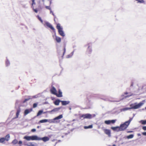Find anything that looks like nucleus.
<instances>
[{
    "label": "nucleus",
    "mask_w": 146,
    "mask_h": 146,
    "mask_svg": "<svg viewBox=\"0 0 146 146\" xmlns=\"http://www.w3.org/2000/svg\"><path fill=\"white\" fill-rule=\"evenodd\" d=\"M36 131V129H31V131L33 132H34L35 131Z\"/></svg>",
    "instance_id": "obj_47"
},
{
    "label": "nucleus",
    "mask_w": 146,
    "mask_h": 146,
    "mask_svg": "<svg viewBox=\"0 0 146 146\" xmlns=\"http://www.w3.org/2000/svg\"><path fill=\"white\" fill-rule=\"evenodd\" d=\"M61 141V140H58V142H60Z\"/></svg>",
    "instance_id": "obj_58"
},
{
    "label": "nucleus",
    "mask_w": 146,
    "mask_h": 146,
    "mask_svg": "<svg viewBox=\"0 0 146 146\" xmlns=\"http://www.w3.org/2000/svg\"><path fill=\"white\" fill-rule=\"evenodd\" d=\"M43 111L42 110H40L39 111H38V112L37 114V116H38L40 115H41L42 114V113H43Z\"/></svg>",
    "instance_id": "obj_31"
},
{
    "label": "nucleus",
    "mask_w": 146,
    "mask_h": 146,
    "mask_svg": "<svg viewBox=\"0 0 146 146\" xmlns=\"http://www.w3.org/2000/svg\"><path fill=\"white\" fill-rule=\"evenodd\" d=\"M37 17L38 19V20L41 22L42 23L43 21L42 19L40 17L39 15H37Z\"/></svg>",
    "instance_id": "obj_36"
},
{
    "label": "nucleus",
    "mask_w": 146,
    "mask_h": 146,
    "mask_svg": "<svg viewBox=\"0 0 146 146\" xmlns=\"http://www.w3.org/2000/svg\"><path fill=\"white\" fill-rule=\"evenodd\" d=\"M139 122L143 125H145L146 124V120H141L139 121Z\"/></svg>",
    "instance_id": "obj_23"
},
{
    "label": "nucleus",
    "mask_w": 146,
    "mask_h": 146,
    "mask_svg": "<svg viewBox=\"0 0 146 146\" xmlns=\"http://www.w3.org/2000/svg\"><path fill=\"white\" fill-rule=\"evenodd\" d=\"M144 103L142 102H140L138 104L136 103L134 104H132L130 105V108H125L120 109L121 112L125 111L131 109H136L139 108L140 107L143 105Z\"/></svg>",
    "instance_id": "obj_1"
},
{
    "label": "nucleus",
    "mask_w": 146,
    "mask_h": 146,
    "mask_svg": "<svg viewBox=\"0 0 146 146\" xmlns=\"http://www.w3.org/2000/svg\"><path fill=\"white\" fill-rule=\"evenodd\" d=\"M113 146H116L115 144H113Z\"/></svg>",
    "instance_id": "obj_60"
},
{
    "label": "nucleus",
    "mask_w": 146,
    "mask_h": 146,
    "mask_svg": "<svg viewBox=\"0 0 146 146\" xmlns=\"http://www.w3.org/2000/svg\"><path fill=\"white\" fill-rule=\"evenodd\" d=\"M137 135L138 136H141V134L140 133H138V134H137Z\"/></svg>",
    "instance_id": "obj_53"
},
{
    "label": "nucleus",
    "mask_w": 146,
    "mask_h": 146,
    "mask_svg": "<svg viewBox=\"0 0 146 146\" xmlns=\"http://www.w3.org/2000/svg\"><path fill=\"white\" fill-rule=\"evenodd\" d=\"M23 138L27 141H30V136H25Z\"/></svg>",
    "instance_id": "obj_32"
},
{
    "label": "nucleus",
    "mask_w": 146,
    "mask_h": 146,
    "mask_svg": "<svg viewBox=\"0 0 146 146\" xmlns=\"http://www.w3.org/2000/svg\"><path fill=\"white\" fill-rule=\"evenodd\" d=\"M47 119H44L40 120L39 122L40 123H43L47 122Z\"/></svg>",
    "instance_id": "obj_28"
},
{
    "label": "nucleus",
    "mask_w": 146,
    "mask_h": 146,
    "mask_svg": "<svg viewBox=\"0 0 146 146\" xmlns=\"http://www.w3.org/2000/svg\"><path fill=\"white\" fill-rule=\"evenodd\" d=\"M128 93L127 92H125V93H124V94H126V95H127V94H128Z\"/></svg>",
    "instance_id": "obj_54"
},
{
    "label": "nucleus",
    "mask_w": 146,
    "mask_h": 146,
    "mask_svg": "<svg viewBox=\"0 0 146 146\" xmlns=\"http://www.w3.org/2000/svg\"><path fill=\"white\" fill-rule=\"evenodd\" d=\"M142 129L144 130H146V126H143L142 127Z\"/></svg>",
    "instance_id": "obj_48"
},
{
    "label": "nucleus",
    "mask_w": 146,
    "mask_h": 146,
    "mask_svg": "<svg viewBox=\"0 0 146 146\" xmlns=\"http://www.w3.org/2000/svg\"><path fill=\"white\" fill-rule=\"evenodd\" d=\"M57 97H62V92L60 90H58V94H57L56 95Z\"/></svg>",
    "instance_id": "obj_15"
},
{
    "label": "nucleus",
    "mask_w": 146,
    "mask_h": 146,
    "mask_svg": "<svg viewBox=\"0 0 146 146\" xmlns=\"http://www.w3.org/2000/svg\"><path fill=\"white\" fill-rule=\"evenodd\" d=\"M23 7H25V6H23Z\"/></svg>",
    "instance_id": "obj_64"
},
{
    "label": "nucleus",
    "mask_w": 146,
    "mask_h": 146,
    "mask_svg": "<svg viewBox=\"0 0 146 146\" xmlns=\"http://www.w3.org/2000/svg\"><path fill=\"white\" fill-rule=\"evenodd\" d=\"M21 111V109L20 108H19L17 110V111L16 113V117L15 118H18Z\"/></svg>",
    "instance_id": "obj_13"
},
{
    "label": "nucleus",
    "mask_w": 146,
    "mask_h": 146,
    "mask_svg": "<svg viewBox=\"0 0 146 146\" xmlns=\"http://www.w3.org/2000/svg\"><path fill=\"white\" fill-rule=\"evenodd\" d=\"M74 51L72 52L70 54L67 55L66 56V58H69L71 57L74 54Z\"/></svg>",
    "instance_id": "obj_21"
},
{
    "label": "nucleus",
    "mask_w": 146,
    "mask_h": 146,
    "mask_svg": "<svg viewBox=\"0 0 146 146\" xmlns=\"http://www.w3.org/2000/svg\"><path fill=\"white\" fill-rule=\"evenodd\" d=\"M18 141L16 139H15L12 142V143L13 145H15L17 143Z\"/></svg>",
    "instance_id": "obj_27"
},
{
    "label": "nucleus",
    "mask_w": 146,
    "mask_h": 146,
    "mask_svg": "<svg viewBox=\"0 0 146 146\" xmlns=\"http://www.w3.org/2000/svg\"><path fill=\"white\" fill-rule=\"evenodd\" d=\"M32 1V6H31V7H33V5L34 4H35V0H31Z\"/></svg>",
    "instance_id": "obj_41"
},
{
    "label": "nucleus",
    "mask_w": 146,
    "mask_h": 146,
    "mask_svg": "<svg viewBox=\"0 0 146 146\" xmlns=\"http://www.w3.org/2000/svg\"><path fill=\"white\" fill-rule=\"evenodd\" d=\"M52 15H53V16H54V17H55L56 16L54 15V13H52Z\"/></svg>",
    "instance_id": "obj_55"
},
{
    "label": "nucleus",
    "mask_w": 146,
    "mask_h": 146,
    "mask_svg": "<svg viewBox=\"0 0 146 146\" xmlns=\"http://www.w3.org/2000/svg\"><path fill=\"white\" fill-rule=\"evenodd\" d=\"M142 134L146 136V132H143Z\"/></svg>",
    "instance_id": "obj_49"
},
{
    "label": "nucleus",
    "mask_w": 146,
    "mask_h": 146,
    "mask_svg": "<svg viewBox=\"0 0 146 146\" xmlns=\"http://www.w3.org/2000/svg\"><path fill=\"white\" fill-rule=\"evenodd\" d=\"M10 137L9 134H7V135L5 136V137H4L5 141L6 140L7 141H8L9 140Z\"/></svg>",
    "instance_id": "obj_22"
},
{
    "label": "nucleus",
    "mask_w": 146,
    "mask_h": 146,
    "mask_svg": "<svg viewBox=\"0 0 146 146\" xmlns=\"http://www.w3.org/2000/svg\"><path fill=\"white\" fill-rule=\"evenodd\" d=\"M116 121V119H114V120H110L111 121V123H114Z\"/></svg>",
    "instance_id": "obj_40"
},
{
    "label": "nucleus",
    "mask_w": 146,
    "mask_h": 146,
    "mask_svg": "<svg viewBox=\"0 0 146 146\" xmlns=\"http://www.w3.org/2000/svg\"><path fill=\"white\" fill-rule=\"evenodd\" d=\"M56 140V139H53V140H52V142H53V141H55V140Z\"/></svg>",
    "instance_id": "obj_57"
},
{
    "label": "nucleus",
    "mask_w": 146,
    "mask_h": 146,
    "mask_svg": "<svg viewBox=\"0 0 146 146\" xmlns=\"http://www.w3.org/2000/svg\"><path fill=\"white\" fill-rule=\"evenodd\" d=\"M133 119V117L130 118L129 119L128 121H126V122L129 125L131 121Z\"/></svg>",
    "instance_id": "obj_34"
},
{
    "label": "nucleus",
    "mask_w": 146,
    "mask_h": 146,
    "mask_svg": "<svg viewBox=\"0 0 146 146\" xmlns=\"http://www.w3.org/2000/svg\"><path fill=\"white\" fill-rule=\"evenodd\" d=\"M24 145H27V146H35V145L33 144L32 142H29L28 143H25V142L23 143Z\"/></svg>",
    "instance_id": "obj_18"
},
{
    "label": "nucleus",
    "mask_w": 146,
    "mask_h": 146,
    "mask_svg": "<svg viewBox=\"0 0 146 146\" xmlns=\"http://www.w3.org/2000/svg\"><path fill=\"white\" fill-rule=\"evenodd\" d=\"M50 10V13H53V12L51 10Z\"/></svg>",
    "instance_id": "obj_56"
},
{
    "label": "nucleus",
    "mask_w": 146,
    "mask_h": 146,
    "mask_svg": "<svg viewBox=\"0 0 146 146\" xmlns=\"http://www.w3.org/2000/svg\"><path fill=\"white\" fill-rule=\"evenodd\" d=\"M64 51L63 53V55H64V54H65V53L66 52V49L65 46H64Z\"/></svg>",
    "instance_id": "obj_45"
},
{
    "label": "nucleus",
    "mask_w": 146,
    "mask_h": 146,
    "mask_svg": "<svg viewBox=\"0 0 146 146\" xmlns=\"http://www.w3.org/2000/svg\"><path fill=\"white\" fill-rule=\"evenodd\" d=\"M61 101L59 99L56 100L54 102V104L55 105L58 106L59 105L60 102H61Z\"/></svg>",
    "instance_id": "obj_19"
},
{
    "label": "nucleus",
    "mask_w": 146,
    "mask_h": 146,
    "mask_svg": "<svg viewBox=\"0 0 146 146\" xmlns=\"http://www.w3.org/2000/svg\"><path fill=\"white\" fill-rule=\"evenodd\" d=\"M62 105L63 106H65L68 104L70 102L69 101H61Z\"/></svg>",
    "instance_id": "obj_14"
},
{
    "label": "nucleus",
    "mask_w": 146,
    "mask_h": 146,
    "mask_svg": "<svg viewBox=\"0 0 146 146\" xmlns=\"http://www.w3.org/2000/svg\"><path fill=\"white\" fill-rule=\"evenodd\" d=\"M57 142H56V143H55V145L57 144Z\"/></svg>",
    "instance_id": "obj_62"
},
{
    "label": "nucleus",
    "mask_w": 146,
    "mask_h": 146,
    "mask_svg": "<svg viewBox=\"0 0 146 146\" xmlns=\"http://www.w3.org/2000/svg\"><path fill=\"white\" fill-rule=\"evenodd\" d=\"M37 106V104L36 103H34L33 105V108H35Z\"/></svg>",
    "instance_id": "obj_38"
},
{
    "label": "nucleus",
    "mask_w": 146,
    "mask_h": 146,
    "mask_svg": "<svg viewBox=\"0 0 146 146\" xmlns=\"http://www.w3.org/2000/svg\"><path fill=\"white\" fill-rule=\"evenodd\" d=\"M85 46L88 47L86 51V54L89 55H90L91 54L92 51V43H88L86 44Z\"/></svg>",
    "instance_id": "obj_2"
},
{
    "label": "nucleus",
    "mask_w": 146,
    "mask_h": 146,
    "mask_svg": "<svg viewBox=\"0 0 146 146\" xmlns=\"http://www.w3.org/2000/svg\"><path fill=\"white\" fill-rule=\"evenodd\" d=\"M104 132L106 134L108 135L110 137L111 136L110 130L107 129H105Z\"/></svg>",
    "instance_id": "obj_16"
},
{
    "label": "nucleus",
    "mask_w": 146,
    "mask_h": 146,
    "mask_svg": "<svg viewBox=\"0 0 146 146\" xmlns=\"http://www.w3.org/2000/svg\"><path fill=\"white\" fill-rule=\"evenodd\" d=\"M37 128H39V126H37Z\"/></svg>",
    "instance_id": "obj_61"
},
{
    "label": "nucleus",
    "mask_w": 146,
    "mask_h": 146,
    "mask_svg": "<svg viewBox=\"0 0 146 146\" xmlns=\"http://www.w3.org/2000/svg\"><path fill=\"white\" fill-rule=\"evenodd\" d=\"M39 95L40 94H38L35 96H31V98L32 99L34 98H36L38 97H39Z\"/></svg>",
    "instance_id": "obj_33"
},
{
    "label": "nucleus",
    "mask_w": 146,
    "mask_h": 146,
    "mask_svg": "<svg viewBox=\"0 0 146 146\" xmlns=\"http://www.w3.org/2000/svg\"><path fill=\"white\" fill-rule=\"evenodd\" d=\"M101 99H103V100H104L105 101H110L111 102H116V101H111V100H110L108 99V98H106V99H103L102 98H101ZM121 99H120V100L119 101H117V102H119V101L120 100H121Z\"/></svg>",
    "instance_id": "obj_37"
},
{
    "label": "nucleus",
    "mask_w": 146,
    "mask_h": 146,
    "mask_svg": "<svg viewBox=\"0 0 146 146\" xmlns=\"http://www.w3.org/2000/svg\"><path fill=\"white\" fill-rule=\"evenodd\" d=\"M46 25L48 27L50 28L51 29H52L53 31L55 30V29L52 26V25L49 22H46Z\"/></svg>",
    "instance_id": "obj_9"
},
{
    "label": "nucleus",
    "mask_w": 146,
    "mask_h": 146,
    "mask_svg": "<svg viewBox=\"0 0 146 146\" xmlns=\"http://www.w3.org/2000/svg\"><path fill=\"white\" fill-rule=\"evenodd\" d=\"M133 82H132L131 83V84L130 85V87L132 86H133Z\"/></svg>",
    "instance_id": "obj_51"
},
{
    "label": "nucleus",
    "mask_w": 146,
    "mask_h": 146,
    "mask_svg": "<svg viewBox=\"0 0 146 146\" xmlns=\"http://www.w3.org/2000/svg\"><path fill=\"white\" fill-rule=\"evenodd\" d=\"M33 11L36 13H37L38 12V10L37 9H34V8H33Z\"/></svg>",
    "instance_id": "obj_46"
},
{
    "label": "nucleus",
    "mask_w": 146,
    "mask_h": 146,
    "mask_svg": "<svg viewBox=\"0 0 146 146\" xmlns=\"http://www.w3.org/2000/svg\"><path fill=\"white\" fill-rule=\"evenodd\" d=\"M69 109L70 110H71V107H69Z\"/></svg>",
    "instance_id": "obj_59"
},
{
    "label": "nucleus",
    "mask_w": 146,
    "mask_h": 146,
    "mask_svg": "<svg viewBox=\"0 0 146 146\" xmlns=\"http://www.w3.org/2000/svg\"><path fill=\"white\" fill-rule=\"evenodd\" d=\"M63 117L62 115H60L58 116L55 117L53 119H47V122L49 123H58V122L56 121V120L62 118Z\"/></svg>",
    "instance_id": "obj_3"
},
{
    "label": "nucleus",
    "mask_w": 146,
    "mask_h": 146,
    "mask_svg": "<svg viewBox=\"0 0 146 146\" xmlns=\"http://www.w3.org/2000/svg\"><path fill=\"white\" fill-rule=\"evenodd\" d=\"M30 140H32L33 141V136H30Z\"/></svg>",
    "instance_id": "obj_50"
},
{
    "label": "nucleus",
    "mask_w": 146,
    "mask_h": 146,
    "mask_svg": "<svg viewBox=\"0 0 146 146\" xmlns=\"http://www.w3.org/2000/svg\"><path fill=\"white\" fill-rule=\"evenodd\" d=\"M132 94H131L130 95H128V96H125L124 97V98H127L129 97L130 96H132Z\"/></svg>",
    "instance_id": "obj_44"
},
{
    "label": "nucleus",
    "mask_w": 146,
    "mask_h": 146,
    "mask_svg": "<svg viewBox=\"0 0 146 146\" xmlns=\"http://www.w3.org/2000/svg\"><path fill=\"white\" fill-rule=\"evenodd\" d=\"M133 131H127V133H130L133 132Z\"/></svg>",
    "instance_id": "obj_52"
},
{
    "label": "nucleus",
    "mask_w": 146,
    "mask_h": 146,
    "mask_svg": "<svg viewBox=\"0 0 146 146\" xmlns=\"http://www.w3.org/2000/svg\"><path fill=\"white\" fill-rule=\"evenodd\" d=\"M56 40L57 42L58 43H60L61 42V38H60L58 36H56Z\"/></svg>",
    "instance_id": "obj_20"
},
{
    "label": "nucleus",
    "mask_w": 146,
    "mask_h": 146,
    "mask_svg": "<svg viewBox=\"0 0 146 146\" xmlns=\"http://www.w3.org/2000/svg\"><path fill=\"white\" fill-rule=\"evenodd\" d=\"M93 127L92 125H90L88 126H85L84 128L85 129H87L89 128H92Z\"/></svg>",
    "instance_id": "obj_26"
},
{
    "label": "nucleus",
    "mask_w": 146,
    "mask_h": 146,
    "mask_svg": "<svg viewBox=\"0 0 146 146\" xmlns=\"http://www.w3.org/2000/svg\"><path fill=\"white\" fill-rule=\"evenodd\" d=\"M56 28L58 30V32L59 34L62 36H64L65 35L64 32L63 31V28L60 26V25L58 23L57 25Z\"/></svg>",
    "instance_id": "obj_4"
},
{
    "label": "nucleus",
    "mask_w": 146,
    "mask_h": 146,
    "mask_svg": "<svg viewBox=\"0 0 146 146\" xmlns=\"http://www.w3.org/2000/svg\"><path fill=\"white\" fill-rule=\"evenodd\" d=\"M32 110V109L31 108L30 109H27L25 110L24 112V115L25 116L26 115L28 114L31 112Z\"/></svg>",
    "instance_id": "obj_8"
},
{
    "label": "nucleus",
    "mask_w": 146,
    "mask_h": 146,
    "mask_svg": "<svg viewBox=\"0 0 146 146\" xmlns=\"http://www.w3.org/2000/svg\"><path fill=\"white\" fill-rule=\"evenodd\" d=\"M5 64L7 66H8L10 65V62L7 59L5 61Z\"/></svg>",
    "instance_id": "obj_24"
},
{
    "label": "nucleus",
    "mask_w": 146,
    "mask_h": 146,
    "mask_svg": "<svg viewBox=\"0 0 146 146\" xmlns=\"http://www.w3.org/2000/svg\"><path fill=\"white\" fill-rule=\"evenodd\" d=\"M129 125L125 121L123 124L120 125L119 130L123 131L125 130L128 126Z\"/></svg>",
    "instance_id": "obj_6"
},
{
    "label": "nucleus",
    "mask_w": 146,
    "mask_h": 146,
    "mask_svg": "<svg viewBox=\"0 0 146 146\" xmlns=\"http://www.w3.org/2000/svg\"><path fill=\"white\" fill-rule=\"evenodd\" d=\"M61 108V107H58V108H55L51 111H47L46 112H44V113H48L50 114H52L53 113L58 111Z\"/></svg>",
    "instance_id": "obj_7"
},
{
    "label": "nucleus",
    "mask_w": 146,
    "mask_h": 146,
    "mask_svg": "<svg viewBox=\"0 0 146 146\" xmlns=\"http://www.w3.org/2000/svg\"><path fill=\"white\" fill-rule=\"evenodd\" d=\"M45 7L47 9H49V10H51V8L50 7V6H46Z\"/></svg>",
    "instance_id": "obj_42"
},
{
    "label": "nucleus",
    "mask_w": 146,
    "mask_h": 146,
    "mask_svg": "<svg viewBox=\"0 0 146 146\" xmlns=\"http://www.w3.org/2000/svg\"><path fill=\"white\" fill-rule=\"evenodd\" d=\"M40 137H38L37 135H33V141L40 140Z\"/></svg>",
    "instance_id": "obj_17"
},
{
    "label": "nucleus",
    "mask_w": 146,
    "mask_h": 146,
    "mask_svg": "<svg viewBox=\"0 0 146 146\" xmlns=\"http://www.w3.org/2000/svg\"><path fill=\"white\" fill-rule=\"evenodd\" d=\"M111 129L114 131H120L121 130H120L119 129L120 127L119 126H116L115 127H112L111 128Z\"/></svg>",
    "instance_id": "obj_12"
},
{
    "label": "nucleus",
    "mask_w": 146,
    "mask_h": 146,
    "mask_svg": "<svg viewBox=\"0 0 146 146\" xmlns=\"http://www.w3.org/2000/svg\"><path fill=\"white\" fill-rule=\"evenodd\" d=\"M138 3H142L144 2L143 0H136Z\"/></svg>",
    "instance_id": "obj_39"
},
{
    "label": "nucleus",
    "mask_w": 146,
    "mask_h": 146,
    "mask_svg": "<svg viewBox=\"0 0 146 146\" xmlns=\"http://www.w3.org/2000/svg\"><path fill=\"white\" fill-rule=\"evenodd\" d=\"M95 116L96 115L95 114L92 115L89 113H86L82 115L81 117L84 119H91Z\"/></svg>",
    "instance_id": "obj_5"
},
{
    "label": "nucleus",
    "mask_w": 146,
    "mask_h": 146,
    "mask_svg": "<svg viewBox=\"0 0 146 146\" xmlns=\"http://www.w3.org/2000/svg\"><path fill=\"white\" fill-rule=\"evenodd\" d=\"M31 99L32 98H31V96H28V98H26L25 99V100L23 101V103H25L27 101H28L29 99Z\"/></svg>",
    "instance_id": "obj_25"
},
{
    "label": "nucleus",
    "mask_w": 146,
    "mask_h": 146,
    "mask_svg": "<svg viewBox=\"0 0 146 146\" xmlns=\"http://www.w3.org/2000/svg\"><path fill=\"white\" fill-rule=\"evenodd\" d=\"M104 123L107 124H109L111 123V121L110 120H106L105 121Z\"/></svg>",
    "instance_id": "obj_35"
},
{
    "label": "nucleus",
    "mask_w": 146,
    "mask_h": 146,
    "mask_svg": "<svg viewBox=\"0 0 146 146\" xmlns=\"http://www.w3.org/2000/svg\"><path fill=\"white\" fill-rule=\"evenodd\" d=\"M5 141L4 137H2L0 139V143H3Z\"/></svg>",
    "instance_id": "obj_29"
},
{
    "label": "nucleus",
    "mask_w": 146,
    "mask_h": 146,
    "mask_svg": "<svg viewBox=\"0 0 146 146\" xmlns=\"http://www.w3.org/2000/svg\"><path fill=\"white\" fill-rule=\"evenodd\" d=\"M40 140H42L44 142L48 141L49 140V138L46 136L42 138L40 137Z\"/></svg>",
    "instance_id": "obj_10"
},
{
    "label": "nucleus",
    "mask_w": 146,
    "mask_h": 146,
    "mask_svg": "<svg viewBox=\"0 0 146 146\" xmlns=\"http://www.w3.org/2000/svg\"><path fill=\"white\" fill-rule=\"evenodd\" d=\"M134 136V135L133 134H131L127 137V138L128 139H130L132 138Z\"/></svg>",
    "instance_id": "obj_30"
},
{
    "label": "nucleus",
    "mask_w": 146,
    "mask_h": 146,
    "mask_svg": "<svg viewBox=\"0 0 146 146\" xmlns=\"http://www.w3.org/2000/svg\"><path fill=\"white\" fill-rule=\"evenodd\" d=\"M62 138H63L64 137V136H62Z\"/></svg>",
    "instance_id": "obj_63"
},
{
    "label": "nucleus",
    "mask_w": 146,
    "mask_h": 146,
    "mask_svg": "<svg viewBox=\"0 0 146 146\" xmlns=\"http://www.w3.org/2000/svg\"><path fill=\"white\" fill-rule=\"evenodd\" d=\"M50 91L51 93L54 94H56V88L53 86L52 88L50 89Z\"/></svg>",
    "instance_id": "obj_11"
},
{
    "label": "nucleus",
    "mask_w": 146,
    "mask_h": 146,
    "mask_svg": "<svg viewBox=\"0 0 146 146\" xmlns=\"http://www.w3.org/2000/svg\"><path fill=\"white\" fill-rule=\"evenodd\" d=\"M22 143V142L21 141H20L18 142V144H19L20 146H21Z\"/></svg>",
    "instance_id": "obj_43"
}]
</instances>
